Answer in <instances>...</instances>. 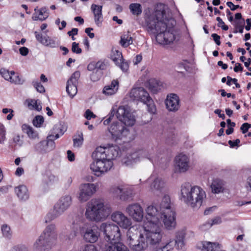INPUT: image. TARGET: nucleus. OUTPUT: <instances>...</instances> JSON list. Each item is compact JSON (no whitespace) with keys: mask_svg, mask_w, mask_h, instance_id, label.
I'll list each match as a JSON object with an SVG mask.
<instances>
[{"mask_svg":"<svg viewBox=\"0 0 251 251\" xmlns=\"http://www.w3.org/2000/svg\"><path fill=\"white\" fill-rule=\"evenodd\" d=\"M111 209L100 199H93L86 204L85 216L91 221L99 222L104 220L110 214Z\"/></svg>","mask_w":251,"mask_h":251,"instance_id":"nucleus-4","label":"nucleus"},{"mask_svg":"<svg viewBox=\"0 0 251 251\" xmlns=\"http://www.w3.org/2000/svg\"><path fill=\"white\" fill-rule=\"evenodd\" d=\"M185 232L183 230L178 231L176 233L175 244L177 249H182L185 245Z\"/></svg>","mask_w":251,"mask_h":251,"instance_id":"nucleus-33","label":"nucleus"},{"mask_svg":"<svg viewBox=\"0 0 251 251\" xmlns=\"http://www.w3.org/2000/svg\"><path fill=\"white\" fill-rule=\"evenodd\" d=\"M119 88V82L113 79L110 84L105 85L102 90V93L105 96H112L117 93Z\"/></svg>","mask_w":251,"mask_h":251,"instance_id":"nucleus-28","label":"nucleus"},{"mask_svg":"<svg viewBox=\"0 0 251 251\" xmlns=\"http://www.w3.org/2000/svg\"><path fill=\"white\" fill-rule=\"evenodd\" d=\"M100 71L98 70L94 71L90 75V78L93 81H97L100 79Z\"/></svg>","mask_w":251,"mask_h":251,"instance_id":"nucleus-49","label":"nucleus"},{"mask_svg":"<svg viewBox=\"0 0 251 251\" xmlns=\"http://www.w3.org/2000/svg\"><path fill=\"white\" fill-rule=\"evenodd\" d=\"M72 51L77 54H80L82 52L81 49L78 46V44L76 42L72 43Z\"/></svg>","mask_w":251,"mask_h":251,"instance_id":"nucleus-52","label":"nucleus"},{"mask_svg":"<svg viewBox=\"0 0 251 251\" xmlns=\"http://www.w3.org/2000/svg\"><path fill=\"white\" fill-rule=\"evenodd\" d=\"M165 15L164 9H156L146 20L148 32L155 35L157 42L163 45L171 44L179 37L175 29V20L164 19Z\"/></svg>","mask_w":251,"mask_h":251,"instance_id":"nucleus-1","label":"nucleus"},{"mask_svg":"<svg viewBox=\"0 0 251 251\" xmlns=\"http://www.w3.org/2000/svg\"><path fill=\"white\" fill-rule=\"evenodd\" d=\"M1 230L4 236L8 237L10 235V228L7 225H3Z\"/></svg>","mask_w":251,"mask_h":251,"instance_id":"nucleus-50","label":"nucleus"},{"mask_svg":"<svg viewBox=\"0 0 251 251\" xmlns=\"http://www.w3.org/2000/svg\"><path fill=\"white\" fill-rule=\"evenodd\" d=\"M133 42L132 37L129 32L121 35L119 42L120 44L124 48H126Z\"/></svg>","mask_w":251,"mask_h":251,"instance_id":"nucleus-36","label":"nucleus"},{"mask_svg":"<svg viewBox=\"0 0 251 251\" xmlns=\"http://www.w3.org/2000/svg\"><path fill=\"white\" fill-rule=\"evenodd\" d=\"M22 130L25 133L28 137L32 140L39 139L38 134L33 128L27 125L24 124L22 126Z\"/></svg>","mask_w":251,"mask_h":251,"instance_id":"nucleus-34","label":"nucleus"},{"mask_svg":"<svg viewBox=\"0 0 251 251\" xmlns=\"http://www.w3.org/2000/svg\"><path fill=\"white\" fill-rule=\"evenodd\" d=\"M15 192L21 201H26L29 199V193L26 186L21 185L15 188Z\"/></svg>","mask_w":251,"mask_h":251,"instance_id":"nucleus-31","label":"nucleus"},{"mask_svg":"<svg viewBox=\"0 0 251 251\" xmlns=\"http://www.w3.org/2000/svg\"><path fill=\"white\" fill-rule=\"evenodd\" d=\"M34 34L36 40L43 45L52 48L57 46L58 43L55 39L48 36H43L37 31H35Z\"/></svg>","mask_w":251,"mask_h":251,"instance_id":"nucleus-26","label":"nucleus"},{"mask_svg":"<svg viewBox=\"0 0 251 251\" xmlns=\"http://www.w3.org/2000/svg\"><path fill=\"white\" fill-rule=\"evenodd\" d=\"M102 251H129L120 240L112 241L105 245Z\"/></svg>","mask_w":251,"mask_h":251,"instance_id":"nucleus-27","label":"nucleus"},{"mask_svg":"<svg viewBox=\"0 0 251 251\" xmlns=\"http://www.w3.org/2000/svg\"><path fill=\"white\" fill-rule=\"evenodd\" d=\"M34 88L36 89V90L42 93H44L45 91L44 87L41 84L40 82L38 81H33L32 82Z\"/></svg>","mask_w":251,"mask_h":251,"instance_id":"nucleus-51","label":"nucleus"},{"mask_svg":"<svg viewBox=\"0 0 251 251\" xmlns=\"http://www.w3.org/2000/svg\"><path fill=\"white\" fill-rule=\"evenodd\" d=\"M111 220L121 227L127 229L132 224L131 220L121 211H115L111 216Z\"/></svg>","mask_w":251,"mask_h":251,"instance_id":"nucleus-20","label":"nucleus"},{"mask_svg":"<svg viewBox=\"0 0 251 251\" xmlns=\"http://www.w3.org/2000/svg\"><path fill=\"white\" fill-rule=\"evenodd\" d=\"M77 84L73 83H69L67 81L66 86V91L71 98H73L77 93Z\"/></svg>","mask_w":251,"mask_h":251,"instance_id":"nucleus-40","label":"nucleus"},{"mask_svg":"<svg viewBox=\"0 0 251 251\" xmlns=\"http://www.w3.org/2000/svg\"><path fill=\"white\" fill-rule=\"evenodd\" d=\"M244 25L245 23L244 20L242 22L240 21L235 22L234 24L235 29L233 32L234 33H237L238 32H239L240 33H242L244 30Z\"/></svg>","mask_w":251,"mask_h":251,"instance_id":"nucleus-43","label":"nucleus"},{"mask_svg":"<svg viewBox=\"0 0 251 251\" xmlns=\"http://www.w3.org/2000/svg\"><path fill=\"white\" fill-rule=\"evenodd\" d=\"M223 182L219 179H214L211 185L212 192L215 194H218L223 190Z\"/></svg>","mask_w":251,"mask_h":251,"instance_id":"nucleus-37","label":"nucleus"},{"mask_svg":"<svg viewBox=\"0 0 251 251\" xmlns=\"http://www.w3.org/2000/svg\"><path fill=\"white\" fill-rule=\"evenodd\" d=\"M110 192L123 201L131 199L134 195L133 187L126 184L112 186Z\"/></svg>","mask_w":251,"mask_h":251,"instance_id":"nucleus-11","label":"nucleus"},{"mask_svg":"<svg viewBox=\"0 0 251 251\" xmlns=\"http://www.w3.org/2000/svg\"><path fill=\"white\" fill-rule=\"evenodd\" d=\"M145 220L144 222V226L161 225V219L162 213L160 209L153 205L148 206L145 209Z\"/></svg>","mask_w":251,"mask_h":251,"instance_id":"nucleus-12","label":"nucleus"},{"mask_svg":"<svg viewBox=\"0 0 251 251\" xmlns=\"http://www.w3.org/2000/svg\"><path fill=\"white\" fill-rule=\"evenodd\" d=\"M211 223H209V224L210 226L216 224H219L222 222V220L220 217H217L211 220Z\"/></svg>","mask_w":251,"mask_h":251,"instance_id":"nucleus-61","label":"nucleus"},{"mask_svg":"<svg viewBox=\"0 0 251 251\" xmlns=\"http://www.w3.org/2000/svg\"><path fill=\"white\" fill-rule=\"evenodd\" d=\"M159 208L161 213H164V212L175 210L173 204L171 202L170 198L168 195H165L163 197L159 204Z\"/></svg>","mask_w":251,"mask_h":251,"instance_id":"nucleus-32","label":"nucleus"},{"mask_svg":"<svg viewBox=\"0 0 251 251\" xmlns=\"http://www.w3.org/2000/svg\"><path fill=\"white\" fill-rule=\"evenodd\" d=\"M72 203V198L70 195L61 197L54 204L52 212L51 219L56 218L67 210Z\"/></svg>","mask_w":251,"mask_h":251,"instance_id":"nucleus-13","label":"nucleus"},{"mask_svg":"<svg viewBox=\"0 0 251 251\" xmlns=\"http://www.w3.org/2000/svg\"><path fill=\"white\" fill-rule=\"evenodd\" d=\"M44 122V118L42 116H36L33 120V124L36 127H40Z\"/></svg>","mask_w":251,"mask_h":251,"instance_id":"nucleus-47","label":"nucleus"},{"mask_svg":"<svg viewBox=\"0 0 251 251\" xmlns=\"http://www.w3.org/2000/svg\"><path fill=\"white\" fill-rule=\"evenodd\" d=\"M61 127L60 125H56L54 126L53 128V130L54 131V132L58 131L59 130H60V134L58 133L55 134L54 136L55 139H58V138H59L60 135H63L64 133V131L61 129Z\"/></svg>","mask_w":251,"mask_h":251,"instance_id":"nucleus-53","label":"nucleus"},{"mask_svg":"<svg viewBox=\"0 0 251 251\" xmlns=\"http://www.w3.org/2000/svg\"><path fill=\"white\" fill-rule=\"evenodd\" d=\"M116 116L125 126H132L134 124V118L127 106H119L116 111Z\"/></svg>","mask_w":251,"mask_h":251,"instance_id":"nucleus-16","label":"nucleus"},{"mask_svg":"<svg viewBox=\"0 0 251 251\" xmlns=\"http://www.w3.org/2000/svg\"><path fill=\"white\" fill-rule=\"evenodd\" d=\"M156 148H151L147 151L140 150L137 151L127 153L122 160V162L126 166H131L139 161L141 158H147L150 160L155 154Z\"/></svg>","mask_w":251,"mask_h":251,"instance_id":"nucleus-7","label":"nucleus"},{"mask_svg":"<svg viewBox=\"0 0 251 251\" xmlns=\"http://www.w3.org/2000/svg\"><path fill=\"white\" fill-rule=\"evenodd\" d=\"M251 127V124L248 123H244L241 126L240 129L242 130L243 133H246L250 128Z\"/></svg>","mask_w":251,"mask_h":251,"instance_id":"nucleus-56","label":"nucleus"},{"mask_svg":"<svg viewBox=\"0 0 251 251\" xmlns=\"http://www.w3.org/2000/svg\"><path fill=\"white\" fill-rule=\"evenodd\" d=\"M35 150L42 154L49 152L47 149L46 140L42 141L36 144L34 146Z\"/></svg>","mask_w":251,"mask_h":251,"instance_id":"nucleus-41","label":"nucleus"},{"mask_svg":"<svg viewBox=\"0 0 251 251\" xmlns=\"http://www.w3.org/2000/svg\"><path fill=\"white\" fill-rule=\"evenodd\" d=\"M85 117L87 120H90L92 118H95L96 115L89 109H87L85 113Z\"/></svg>","mask_w":251,"mask_h":251,"instance_id":"nucleus-57","label":"nucleus"},{"mask_svg":"<svg viewBox=\"0 0 251 251\" xmlns=\"http://www.w3.org/2000/svg\"><path fill=\"white\" fill-rule=\"evenodd\" d=\"M129 97L133 100L141 101L146 104L148 107V111L154 114L156 112V107L152 100L149 96V93L142 87L133 88L129 93Z\"/></svg>","mask_w":251,"mask_h":251,"instance_id":"nucleus-6","label":"nucleus"},{"mask_svg":"<svg viewBox=\"0 0 251 251\" xmlns=\"http://www.w3.org/2000/svg\"><path fill=\"white\" fill-rule=\"evenodd\" d=\"M148 181L150 183V191L156 195L162 193L166 185L164 179L161 176L154 174L148 178Z\"/></svg>","mask_w":251,"mask_h":251,"instance_id":"nucleus-15","label":"nucleus"},{"mask_svg":"<svg viewBox=\"0 0 251 251\" xmlns=\"http://www.w3.org/2000/svg\"><path fill=\"white\" fill-rule=\"evenodd\" d=\"M206 198L205 192L201 187L192 186L189 183L181 185L180 200L188 206L199 208L203 204Z\"/></svg>","mask_w":251,"mask_h":251,"instance_id":"nucleus-3","label":"nucleus"},{"mask_svg":"<svg viewBox=\"0 0 251 251\" xmlns=\"http://www.w3.org/2000/svg\"><path fill=\"white\" fill-rule=\"evenodd\" d=\"M29 105L32 106L34 109L38 111H40L42 109L41 103L38 100H31Z\"/></svg>","mask_w":251,"mask_h":251,"instance_id":"nucleus-48","label":"nucleus"},{"mask_svg":"<svg viewBox=\"0 0 251 251\" xmlns=\"http://www.w3.org/2000/svg\"><path fill=\"white\" fill-rule=\"evenodd\" d=\"M83 143V138H79L74 139V147H79L82 145Z\"/></svg>","mask_w":251,"mask_h":251,"instance_id":"nucleus-58","label":"nucleus"},{"mask_svg":"<svg viewBox=\"0 0 251 251\" xmlns=\"http://www.w3.org/2000/svg\"><path fill=\"white\" fill-rule=\"evenodd\" d=\"M48 16L49 12L48 8L46 7H43L39 10V13L38 15L37 14H34L33 15L32 19L35 21H43L46 19Z\"/></svg>","mask_w":251,"mask_h":251,"instance_id":"nucleus-38","label":"nucleus"},{"mask_svg":"<svg viewBox=\"0 0 251 251\" xmlns=\"http://www.w3.org/2000/svg\"><path fill=\"white\" fill-rule=\"evenodd\" d=\"M80 77V73L78 71H76L73 74L70 78L68 80L69 83H73L74 84H77V81Z\"/></svg>","mask_w":251,"mask_h":251,"instance_id":"nucleus-46","label":"nucleus"},{"mask_svg":"<svg viewBox=\"0 0 251 251\" xmlns=\"http://www.w3.org/2000/svg\"><path fill=\"white\" fill-rule=\"evenodd\" d=\"M211 37L213 38V40L215 41V43L219 46L221 44L220 42V36L216 33H213L211 35Z\"/></svg>","mask_w":251,"mask_h":251,"instance_id":"nucleus-59","label":"nucleus"},{"mask_svg":"<svg viewBox=\"0 0 251 251\" xmlns=\"http://www.w3.org/2000/svg\"><path fill=\"white\" fill-rule=\"evenodd\" d=\"M0 74L6 80L15 84H22L24 82V79L16 74L14 71L10 72L4 68H1L0 70Z\"/></svg>","mask_w":251,"mask_h":251,"instance_id":"nucleus-23","label":"nucleus"},{"mask_svg":"<svg viewBox=\"0 0 251 251\" xmlns=\"http://www.w3.org/2000/svg\"><path fill=\"white\" fill-rule=\"evenodd\" d=\"M121 151L117 146L97 147L93 151L91 170L99 176L109 171L113 166V160L120 155Z\"/></svg>","mask_w":251,"mask_h":251,"instance_id":"nucleus-2","label":"nucleus"},{"mask_svg":"<svg viewBox=\"0 0 251 251\" xmlns=\"http://www.w3.org/2000/svg\"><path fill=\"white\" fill-rule=\"evenodd\" d=\"M129 8L132 14L139 15L142 12L141 5L139 3H131L129 5Z\"/></svg>","mask_w":251,"mask_h":251,"instance_id":"nucleus-42","label":"nucleus"},{"mask_svg":"<svg viewBox=\"0 0 251 251\" xmlns=\"http://www.w3.org/2000/svg\"><path fill=\"white\" fill-rule=\"evenodd\" d=\"M9 186L7 185L0 187V196L7 193L9 191Z\"/></svg>","mask_w":251,"mask_h":251,"instance_id":"nucleus-62","label":"nucleus"},{"mask_svg":"<svg viewBox=\"0 0 251 251\" xmlns=\"http://www.w3.org/2000/svg\"><path fill=\"white\" fill-rule=\"evenodd\" d=\"M144 233H143L148 244L155 245L161 241L163 232L161 225L143 226Z\"/></svg>","mask_w":251,"mask_h":251,"instance_id":"nucleus-8","label":"nucleus"},{"mask_svg":"<svg viewBox=\"0 0 251 251\" xmlns=\"http://www.w3.org/2000/svg\"><path fill=\"white\" fill-rule=\"evenodd\" d=\"M79 251H99V250L94 245L87 244L81 247Z\"/></svg>","mask_w":251,"mask_h":251,"instance_id":"nucleus-45","label":"nucleus"},{"mask_svg":"<svg viewBox=\"0 0 251 251\" xmlns=\"http://www.w3.org/2000/svg\"><path fill=\"white\" fill-rule=\"evenodd\" d=\"M92 30H93V28L88 27L85 29V32L90 38L93 39L95 37V34L94 33L91 32Z\"/></svg>","mask_w":251,"mask_h":251,"instance_id":"nucleus-63","label":"nucleus"},{"mask_svg":"<svg viewBox=\"0 0 251 251\" xmlns=\"http://www.w3.org/2000/svg\"><path fill=\"white\" fill-rule=\"evenodd\" d=\"M9 251H29L27 246L23 244L13 246Z\"/></svg>","mask_w":251,"mask_h":251,"instance_id":"nucleus-44","label":"nucleus"},{"mask_svg":"<svg viewBox=\"0 0 251 251\" xmlns=\"http://www.w3.org/2000/svg\"><path fill=\"white\" fill-rule=\"evenodd\" d=\"M115 113V110L113 109H112L110 111L108 118L104 120L103 121V124L104 125H108L111 122L112 119L114 117Z\"/></svg>","mask_w":251,"mask_h":251,"instance_id":"nucleus-54","label":"nucleus"},{"mask_svg":"<svg viewBox=\"0 0 251 251\" xmlns=\"http://www.w3.org/2000/svg\"><path fill=\"white\" fill-rule=\"evenodd\" d=\"M20 54L23 56H26L28 53V49L26 47H21L19 49Z\"/></svg>","mask_w":251,"mask_h":251,"instance_id":"nucleus-64","label":"nucleus"},{"mask_svg":"<svg viewBox=\"0 0 251 251\" xmlns=\"http://www.w3.org/2000/svg\"><path fill=\"white\" fill-rule=\"evenodd\" d=\"M47 149L49 150V152L53 150L55 147L54 142L50 140H46Z\"/></svg>","mask_w":251,"mask_h":251,"instance_id":"nucleus-55","label":"nucleus"},{"mask_svg":"<svg viewBox=\"0 0 251 251\" xmlns=\"http://www.w3.org/2000/svg\"><path fill=\"white\" fill-rule=\"evenodd\" d=\"M111 59L116 65L119 66L123 72H126L128 69V63L125 61L123 57L122 52L116 49L113 48L111 55Z\"/></svg>","mask_w":251,"mask_h":251,"instance_id":"nucleus-22","label":"nucleus"},{"mask_svg":"<svg viewBox=\"0 0 251 251\" xmlns=\"http://www.w3.org/2000/svg\"><path fill=\"white\" fill-rule=\"evenodd\" d=\"M98 185L96 183H83L80 185L78 199L81 202H85L89 200L96 192Z\"/></svg>","mask_w":251,"mask_h":251,"instance_id":"nucleus-14","label":"nucleus"},{"mask_svg":"<svg viewBox=\"0 0 251 251\" xmlns=\"http://www.w3.org/2000/svg\"><path fill=\"white\" fill-rule=\"evenodd\" d=\"M202 251H220L221 245L217 242L202 241L199 247Z\"/></svg>","mask_w":251,"mask_h":251,"instance_id":"nucleus-30","label":"nucleus"},{"mask_svg":"<svg viewBox=\"0 0 251 251\" xmlns=\"http://www.w3.org/2000/svg\"><path fill=\"white\" fill-rule=\"evenodd\" d=\"M57 238L56 226L48 225L33 245V251H50L55 245Z\"/></svg>","mask_w":251,"mask_h":251,"instance_id":"nucleus-5","label":"nucleus"},{"mask_svg":"<svg viewBox=\"0 0 251 251\" xmlns=\"http://www.w3.org/2000/svg\"><path fill=\"white\" fill-rule=\"evenodd\" d=\"M160 82L157 80L152 78L149 80L148 87L149 89L153 93H156L160 89Z\"/></svg>","mask_w":251,"mask_h":251,"instance_id":"nucleus-39","label":"nucleus"},{"mask_svg":"<svg viewBox=\"0 0 251 251\" xmlns=\"http://www.w3.org/2000/svg\"><path fill=\"white\" fill-rule=\"evenodd\" d=\"M175 165L176 169L180 173L186 172L189 167V159L183 154H179L176 157Z\"/></svg>","mask_w":251,"mask_h":251,"instance_id":"nucleus-24","label":"nucleus"},{"mask_svg":"<svg viewBox=\"0 0 251 251\" xmlns=\"http://www.w3.org/2000/svg\"><path fill=\"white\" fill-rule=\"evenodd\" d=\"M126 213L132 219L137 222H141L144 217V210L138 203L129 204L126 208Z\"/></svg>","mask_w":251,"mask_h":251,"instance_id":"nucleus-17","label":"nucleus"},{"mask_svg":"<svg viewBox=\"0 0 251 251\" xmlns=\"http://www.w3.org/2000/svg\"><path fill=\"white\" fill-rule=\"evenodd\" d=\"M240 143V140L239 139H236L235 141L229 140L228 142V144L230 148H234L235 146H238V144Z\"/></svg>","mask_w":251,"mask_h":251,"instance_id":"nucleus-60","label":"nucleus"},{"mask_svg":"<svg viewBox=\"0 0 251 251\" xmlns=\"http://www.w3.org/2000/svg\"><path fill=\"white\" fill-rule=\"evenodd\" d=\"M80 232L83 235V239L88 242H96L100 236V232L97 226L85 228L82 227L80 229Z\"/></svg>","mask_w":251,"mask_h":251,"instance_id":"nucleus-19","label":"nucleus"},{"mask_svg":"<svg viewBox=\"0 0 251 251\" xmlns=\"http://www.w3.org/2000/svg\"><path fill=\"white\" fill-rule=\"evenodd\" d=\"M80 227L77 224L74 222L70 226L68 233L66 235V240L72 241L76 236L78 228Z\"/></svg>","mask_w":251,"mask_h":251,"instance_id":"nucleus-35","label":"nucleus"},{"mask_svg":"<svg viewBox=\"0 0 251 251\" xmlns=\"http://www.w3.org/2000/svg\"><path fill=\"white\" fill-rule=\"evenodd\" d=\"M122 122H113L108 128L109 132L113 137L116 138H122L126 136L129 133V131Z\"/></svg>","mask_w":251,"mask_h":251,"instance_id":"nucleus-18","label":"nucleus"},{"mask_svg":"<svg viewBox=\"0 0 251 251\" xmlns=\"http://www.w3.org/2000/svg\"><path fill=\"white\" fill-rule=\"evenodd\" d=\"M102 8V6L95 4H92L91 6V10L94 14L95 22L98 26L101 25L103 21Z\"/></svg>","mask_w":251,"mask_h":251,"instance_id":"nucleus-29","label":"nucleus"},{"mask_svg":"<svg viewBox=\"0 0 251 251\" xmlns=\"http://www.w3.org/2000/svg\"><path fill=\"white\" fill-rule=\"evenodd\" d=\"M161 219L164 225V227L169 230H173L176 226V217L175 211L164 212L162 213Z\"/></svg>","mask_w":251,"mask_h":251,"instance_id":"nucleus-21","label":"nucleus"},{"mask_svg":"<svg viewBox=\"0 0 251 251\" xmlns=\"http://www.w3.org/2000/svg\"><path fill=\"white\" fill-rule=\"evenodd\" d=\"M100 230L105 235L104 239L107 243L120 240L121 239V234L119 227L112 222L102 223L100 226Z\"/></svg>","mask_w":251,"mask_h":251,"instance_id":"nucleus-9","label":"nucleus"},{"mask_svg":"<svg viewBox=\"0 0 251 251\" xmlns=\"http://www.w3.org/2000/svg\"><path fill=\"white\" fill-rule=\"evenodd\" d=\"M166 108L170 111L176 112L180 107L178 97L175 94L168 95L165 101Z\"/></svg>","mask_w":251,"mask_h":251,"instance_id":"nucleus-25","label":"nucleus"},{"mask_svg":"<svg viewBox=\"0 0 251 251\" xmlns=\"http://www.w3.org/2000/svg\"><path fill=\"white\" fill-rule=\"evenodd\" d=\"M136 234H134L131 228L127 232V240L130 248L134 251H142L148 247V243L143 233L140 234L137 240Z\"/></svg>","mask_w":251,"mask_h":251,"instance_id":"nucleus-10","label":"nucleus"}]
</instances>
